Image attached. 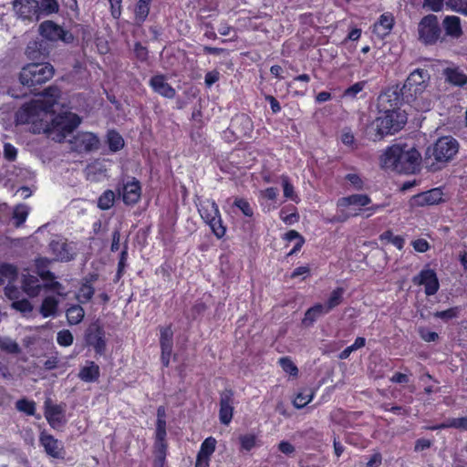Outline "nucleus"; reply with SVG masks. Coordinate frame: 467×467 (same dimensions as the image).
<instances>
[{"instance_id":"nucleus-7","label":"nucleus","mask_w":467,"mask_h":467,"mask_svg":"<svg viewBox=\"0 0 467 467\" xmlns=\"http://www.w3.org/2000/svg\"><path fill=\"white\" fill-rule=\"evenodd\" d=\"M198 211L217 238L224 236L226 228L223 224L218 205L214 201L210 199L201 201Z\"/></svg>"},{"instance_id":"nucleus-22","label":"nucleus","mask_w":467,"mask_h":467,"mask_svg":"<svg viewBox=\"0 0 467 467\" xmlns=\"http://www.w3.org/2000/svg\"><path fill=\"white\" fill-rule=\"evenodd\" d=\"M150 86L159 95L167 98H174L175 89L168 83L167 78L163 75H156L150 80Z\"/></svg>"},{"instance_id":"nucleus-15","label":"nucleus","mask_w":467,"mask_h":467,"mask_svg":"<svg viewBox=\"0 0 467 467\" xmlns=\"http://www.w3.org/2000/svg\"><path fill=\"white\" fill-rule=\"evenodd\" d=\"M73 148L78 151H90L99 148V140L91 132H81L71 141Z\"/></svg>"},{"instance_id":"nucleus-30","label":"nucleus","mask_w":467,"mask_h":467,"mask_svg":"<svg viewBox=\"0 0 467 467\" xmlns=\"http://www.w3.org/2000/svg\"><path fill=\"white\" fill-rule=\"evenodd\" d=\"M17 278V269L11 264H1L0 265V285L5 281L12 283Z\"/></svg>"},{"instance_id":"nucleus-60","label":"nucleus","mask_w":467,"mask_h":467,"mask_svg":"<svg viewBox=\"0 0 467 467\" xmlns=\"http://www.w3.org/2000/svg\"><path fill=\"white\" fill-rule=\"evenodd\" d=\"M17 150L10 143H5L4 145V155L5 158L8 161H14L16 157Z\"/></svg>"},{"instance_id":"nucleus-40","label":"nucleus","mask_w":467,"mask_h":467,"mask_svg":"<svg viewBox=\"0 0 467 467\" xmlns=\"http://www.w3.org/2000/svg\"><path fill=\"white\" fill-rule=\"evenodd\" d=\"M233 207L237 208L246 217L254 215V209L246 199L241 197L234 198Z\"/></svg>"},{"instance_id":"nucleus-49","label":"nucleus","mask_w":467,"mask_h":467,"mask_svg":"<svg viewBox=\"0 0 467 467\" xmlns=\"http://www.w3.org/2000/svg\"><path fill=\"white\" fill-rule=\"evenodd\" d=\"M74 340L72 333L68 329L60 330L57 335V344L61 347H69Z\"/></svg>"},{"instance_id":"nucleus-8","label":"nucleus","mask_w":467,"mask_h":467,"mask_svg":"<svg viewBox=\"0 0 467 467\" xmlns=\"http://www.w3.org/2000/svg\"><path fill=\"white\" fill-rule=\"evenodd\" d=\"M458 150V141L451 136H445L440 138L432 147H429L426 154L433 157L436 161L446 162L451 160Z\"/></svg>"},{"instance_id":"nucleus-21","label":"nucleus","mask_w":467,"mask_h":467,"mask_svg":"<svg viewBox=\"0 0 467 467\" xmlns=\"http://www.w3.org/2000/svg\"><path fill=\"white\" fill-rule=\"evenodd\" d=\"M40 443L49 456L53 458H63V445L52 435L42 432L40 435Z\"/></svg>"},{"instance_id":"nucleus-56","label":"nucleus","mask_w":467,"mask_h":467,"mask_svg":"<svg viewBox=\"0 0 467 467\" xmlns=\"http://www.w3.org/2000/svg\"><path fill=\"white\" fill-rule=\"evenodd\" d=\"M341 142L348 147H353L355 142V138L351 130L348 128H345L341 130L340 134Z\"/></svg>"},{"instance_id":"nucleus-17","label":"nucleus","mask_w":467,"mask_h":467,"mask_svg":"<svg viewBox=\"0 0 467 467\" xmlns=\"http://www.w3.org/2000/svg\"><path fill=\"white\" fill-rule=\"evenodd\" d=\"M216 440L213 437L206 438L201 444L198 451L195 467H208L211 456L215 451Z\"/></svg>"},{"instance_id":"nucleus-10","label":"nucleus","mask_w":467,"mask_h":467,"mask_svg":"<svg viewBox=\"0 0 467 467\" xmlns=\"http://www.w3.org/2000/svg\"><path fill=\"white\" fill-rule=\"evenodd\" d=\"M40 35L50 40H62L65 43H71L74 39L71 33L65 31L61 26L52 21H45L39 26Z\"/></svg>"},{"instance_id":"nucleus-13","label":"nucleus","mask_w":467,"mask_h":467,"mask_svg":"<svg viewBox=\"0 0 467 467\" xmlns=\"http://www.w3.org/2000/svg\"><path fill=\"white\" fill-rule=\"evenodd\" d=\"M65 406L53 404L49 400L45 402V417L53 429H58L66 423Z\"/></svg>"},{"instance_id":"nucleus-55","label":"nucleus","mask_w":467,"mask_h":467,"mask_svg":"<svg viewBox=\"0 0 467 467\" xmlns=\"http://www.w3.org/2000/svg\"><path fill=\"white\" fill-rule=\"evenodd\" d=\"M364 87L365 82H357L345 90L344 96L348 98H355L360 91L363 90Z\"/></svg>"},{"instance_id":"nucleus-23","label":"nucleus","mask_w":467,"mask_h":467,"mask_svg":"<svg viewBox=\"0 0 467 467\" xmlns=\"http://www.w3.org/2000/svg\"><path fill=\"white\" fill-rule=\"evenodd\" d=\"M78 378L84 382H96L100 376V368L94 361L87 360L79 368Z\"/></svg>"},{"instance_id":"nucleus-9","label":"nucleus","mask_w":467,"mask_h":467,"mask_svg":"<svg viewBox=\"0 0 467 467\" xmlns=\"http://www.w3.org/2000/svg\"><path fill=\"white\" fill-rule=\"evenodd\" d=\"M419 37L425 44L435 43L440 36V27L437 16L428 15L424 16L418 26Z\"/></svg>"},{"instance_id":"nucleus-12","label":"nucleus","mask_w":467,"mask_h":467,"mask_svg":"<svg viewBox=\"0 0 467 467\" xmlns=\"http://www.w3.org/2000/svg\"><path fill=\"white\" fill-rule=\"evenodd\" d=\"M413 283L423 285L427 296L435 295L440 287L436 273L430 268L422 269L418 275L413 277Z\"/></svg>"},{"instance_id":"nucleus-5","label":"nucleus","mask_w":467,"mask_h":467,"mask_svg":"<svg viewBox=\"0 0 467 467\" xmlns=\"http://www.w3.org/2000/svg\"><path fill=\"white\" fill-rule=\"evenodd\" d=\"M371 199L367 194H352L337 201V214L326 221L330 223H345L351 217L358 216L362 207L368 205Z\"/></svg>"},{"instance_id":"nucleus-18","label":"nucleus","mask_w":467,"mask_h":467,"mask_svg":"<svg viewBox=\"0 0 467 467\" xmlns=\"http://www.w3.org/2000/svg\"><path fill=\"white\" fill-rule=\"evenodd\" d=\"M442 191L440 188H434L430 191L414 195L410 202L411 205L423 206L433 205L442 200Z\"/></svg>"},{"instance_id":"nucleus-41","label":"nucleus","mask_w":467,"mask_h":467,"mask_svg":"<svg viewBox=\"0 0 467 467\" xmlns=\"http://www.w3.org/2000/svg\"><path fill=\"white\" fill-rule=\"evenodd\" d=\"M115 202V193L111 190L105 191L98 200V206L101 210H109Z\"/></svg>"},{"instance_id":"nucleus-46","label":"nucleus","mask_w":467,"mask_h":467,"mask_svg":"<svg viewBox=\"0 0 467 467\" xmlns=\"http://www.w3.org/2000/svg\"><path fill=\"white\" fill-rule=\"evenodd\" d=\"M239 441L241 443L242 450L251 451L253 448L257 445V437L254 434L248 433L244 435H241L239 437Z\"/></svg>"},{"instance_id":"nucleus-6","label":"nucleus","mask_w":467,"mask_h":467,"mask_svg":"<svg viewBox=\"0 0 467 467\" xmlns=\"http://www.w3.org/2000/svg\"><path fill=\"white\" fill-rule=\"evenodd\" d=\"M54 67L49 63H32L24 67L20 73L23 85L32 87L48 81L54 76Z\"/></svg>"},{"instance_id":"nucleus-48","label":"nucleus","mask_w":467,"mask_h":467,"mask_svg":"<svg viewBox=\"0 0 467 467\" xmlns=\"http://www.w3.org/2000/svg\"><path fill=\"white\" fill-rule=\"evenodd\" d=\"M279 364L285 373L294 377L297 376L298 368L289 358H281L279 359Z\"/></svg>"},{"instance_id":"nucleus-27","label":"nucleus","mask_w":467,"mask_h":467,"mask_svg":"<svg viewBox=\"0 0 467 467\" xmlns=\"http://www.w3.org/2000/svg\"><path fill=\"white\" fill-rule=\"evenodd\" d=\"M443 26L446 34L452 37L462 35L461 19L458 16H447L443 20Z\"/></svg>"},{"instance_id":"nucleus-44","label":"nucleus","mask_w":467,"mask_h":467,"mask_svg":"<svg viewBox=\"0 0 467 467\" xmlns=\"http://www.w3.org/2000/svg\"><path fill=\"white\" fill-rule=\"evenodd\" d=\"M28 213L29 209L26 205L19 204L16 206L13 213V218L16 220V226H19L26 222Z\"/></svg>"},{"instance_id":"nucleus-37","label":"nucleus","mask_w":467,"mask_h":467,"mask_svg":"<svg viewBox=\"0 0 467 467\" xmlns=\"http://www.w3.org/2000/svg\"><path fill=\"white\" fill-rule=\"evenodd\" d=\"M344 295V289L342 287H337L332 291L327 301L323 304L328 313L334 309L336 306L341 304Z\"/></svg>"},{"instance_id":"nucleus-42","label":"nucleus","mask_w":467,"mask_h":467,"mask_svg":"<svg viewBox=\"0 0 467 467\" xmlns=\"http://www.w3.org/2000/svg\"><path fill=\"white\" fill-rule=\"evenodd\" d=\"M94 295V288L90 283H84L77 294L78 302L85 304L88 302Z\"/></svg>"},{"instance_id":"nucleus-58","label":"nucleus","mask_w":467,"mask_h":467,"mask_svg":"<svg viewBox=\"0 0 467 467\" xmlns=\"http://www.w3.org/2000/svg\"><path fill=\"white\" fill-rule=\"evenodd\" d=\"M443 4L444 0H424L423 6L433 12H438L442 9Z\"/></svg>"},{"instance_id":"nucleus-36","label":"nucleus","mask_w":467,"mask_h":467,"mask_svg":"<svg viewBox=\"0 0 467 467\" xmlns=\"http://www.w3.org/2000/svg\"><path fill=\"white\" fill-rule=\"evenodd\" d=\"M445 76L449 82L462 86L467 82V77L458 68H447Z\"/></svg>"},{"instance_id":"nucleus-45","label":"nucleus","mask_w":467,"mask_h":467,"mask_svg":"<svg viewBox=\"0 0 467 467\" xmlns=\"http://www.w3.org/2000/svg\"><path fill=\"white\" fill-rule=\"evenodd\" d=\"M16 408L17 410L26 413V415H34L36 412V403L33 400L21 399L16 401Z\"/></svg>"},{"instance_id":"nucleus-34","label":"nucleus","mask_w":467,"mask_h":467,"mask_svg":"<svg viewBox=\"0 0 467 467\" xmlns=\"http://www.w3.org/2000/svg\"><path fill=\"white\" fill-rule=\"evenodd\" d=\"M173 332L171 327H166L161 330V347L165 353H171Z\"/></svg>"},{"instance_id":"nucleus-63","label":"nucleus","mask_w":467,"mask_h":467,"mask_svg":"<svg viewBox=\"0 0 467 467\" xmlns=\"http://www.w3.org/2000/svg\"><path fill=\"white\" fill-rule=\"evenodd\" d=\"M413 248L419 253H424L429 249V244L424 239H417L412 242Z\"/></svg>"},{"instance_id":"nucleus-2","label":"nucleus","mask_w":467,"mask_h":467,"mask_svg":"<svg viewBox=\"0 0 467 467\" xmlns=\"http://www.w3.org/2000/svg\"><path fill=\"white\" fill-rule=\"evenodd\" d=\"M421 156L414 148L395 144L380 157L381 166L398 172L414 173L420 167Z\"/></svg>"},{"instance_id":"nucleus-14","label":"nucleus","mask_w":467,"mask_h":467,"mask_svg":"<svg viewBox=\"0 0 467 467\" xmlns=\"http://www.w3.org/2000/svg\"><path fill=\"white\" fill-rule=\"evenodd\" d=\"M233 414L234 392L231 389H225L221 393L220 396V421L224 425H228L233 419Z\"/></svg>"},{"instance_id":"nucleus-57","label":"nucleus","mask_w":467,"mask_h":467,"mask_svg":"<svg viewBox=\"0 0 467 467\" xmlns=\"http://www.w3.org/2000/svg\"><path fill=\"white\" fill-rule=\"evenodd\" d=\"M419 333L420 337L426 342H432L438 338V334L436 332L430 331L424 327H420L419 329Z\"/></svg>"},{"instance_id":"nucleus-26","label":"nucleus","mask_w":467,"mask_h":467,"mask_svg":"<svg viewBox=\"0 0 467 467\" xmlns=\"http://www.w3.org/2000/svg\"><path fill=\"white\" fill-rule=\"evenodd\" d=\"M42 285L39 283V280L35 275H25L23 279V289L24 292L30 297L37 296L41 290Z\"/></svg>"},{"instance_id":"nucleus-59","label":"nucleus","mask_w":467,"mask_h":467,"mask_svg":"<svg viewBox=\"0 0 467 467\" xmlns=\"http://www.w3.org/2000/svg\"><path fill=\"white\" fill-rule=\"evenodd\" d=\"M346 179L353 185L355 189L360 190L363 188V182L358 174L349 173L346 176Z\"/></svg>"},{"instance_id":"nucleus-29","label":"nucleus","mask_w":467,"mask_h":467,"mask_svg":"<svg viewBox=\"0 0 467 467\" xmlns=\"http://www.w3.org/2000/svg\"><path fill=\"white\" fill-rule=\"evenodd\" d=\"M327 313L328 311L323 304H316L306 312L303 322L305 325H310L314 323L319 317Z\"/></svg>"},{"instance_id":"nucleus-39","label":"nucleus","mask_w":467,"mask_h":467,"mask_svg":"<svg viewBox=\"0 0 467 467\" xmlns=\"http://www.w3.org/2000/svg\"><path fill=\"white\" fill-rule=\"evenodd\" d=\"M107 140L109 150L113 152L119 151L124 146L123 138L114 130H109L108 132Z\"/></svg>"},{"instance_id":"nucleus-61","label":"nucleus","mask_w":467,"mask_h":467,"mask_svg":"<svg viewBox=\"0 0 467 467\" xmlns=\"http://www.w3.org/2000/svg\"><path fill=\"white\" fill-rule=\"evenodd\" d=\"M5 294L9 299L15 301V300H17V298H18L19 290L17 287L13 285L11 283H8V285L5 288Z\"/></svg>"},{"instance_id":"nucleus-11","label":"nucleus","mask_w":467,"mask_h":467,"mask_svg":"<svg viewBox=\"0 0 467 467\" xmlns=\"http://www.w3.org/2000/svg\"><path fill=\"white\" fill-rule=\"evenodd\" d=\"M49 260L47 258H38L36 260V267L37 270V274L43 280L50 279V282H47L44 285V287L51 290L57 295L60 296H66V293L64 292V287L62 285L57 281H53V274L47 270V265L49 264Z\"/></svg>"},{"instance_id":"nucleus-28","label":"nucleus","mask_w":467,"mask_h":467,"mask_svg":"<svg viewBox=\"0 0 467 467\" xmlns=\"http://www.w3.org/2000/svg\"><path fill=\"white\" fill-rule=\"evenodd\" d=\"M59 301L54 296H47L44 298L40 306V314L44 317L55 316L57 311Z\"/></svg>"},{"instance_id":"nucleus-25","label":"nucleus","mask_w":467,"mask_h":467,"mask_svg":"<svg viewBox=\"0 0 467 467\" xmlns=\"http://www.w3.org/2000/svg\"><path fill=\"white\" fill-rule=\"evenodd\" d=\"M278 194L279 191L275 187H269L260 191L258 198L264 209H267V211L275 209L277 207L275 202Z\"/></svg>"},{"instance_id":"nucleus-52","label":"nucleus","mask_w":467,"mask_h":467,"mask_svg":"<svg viewBox=\"0 0 467 467\" xmlns=\"http://www.w3.org/2000/svg\"><path fill=\"white\" fill-rule=\"evenodd\" d=\"M12 307L24 315L30 314L33 310V306L27 299L13 301Z\"/></svg>"},{"instance_id":"nucleus-47","label":"nucleus","mask_w":467,"mask_h":467,"mask_svg":"<svg viewBox=\"0 0 467 467\" xmlns=\"http://www.w3.org/2000/svg\"><path fill=\"white\" fill-rule=\"evenodd\" d=\"M38 11L45 15H50L58 11V4L56 0H42L38 3Z\"/></svg>"},{"instance_id":"nucleus-24","label":"nucleus","mask_w":467,"mask_h":467,"mask_svg":"<svg viewBox=\"0 0 467 467\" xmlns=\"http://www.w3.org/2000/svg\"><path fill=\"white\" fill-rule=\"evenodd\" d=\"M394 18L389 13H385L380 16L378 22L373 26V33L379 38H384L388 36L393 27Z\"/></svg>"},{"instance_id":"nucleus-35","label":"nucleus","mask_w":467,"mask_h":467,"mask_svg":"<svg viewBox=\"0 0 467 467\" xmlns=\"http://www.w3.org/2000/svg\"><path fill=\"white\" fill-rule=\"evenodd\" d=\"M106 168L99 161H94L88 165L86 169L87 177L92 181H99V177L104 175Z\"/></svg>"},{"instance_id":"nucleus-62","label":"nucleus","mask_w":467,"mask_h":467,"mask_svg":"<svg viewBox=\"0 0 467 467\" xmlns=\"http://www.w3.org/2000/svg\"><path fill=\"white\" fill-rule=\"evenodd\" d=\"M457 315V309L456 308H450L444 311H438L434 314L436 317L441 318V319H451L455 317Z\"/></svg>"},{"instance_id":"nucleus-31","label":"nucleus","mask_w":467,"mask_h":467,"mask_svg":"<svg viewBox=\"0 0 467 467\" xmlns=\"http://www.w3.org/2000/svg\"><path fill=\"white\" fill-rule=\"evenodd\" d=\"M66 316L69 325H78L83 320L85 311L82 306L73 305L67 308Z\"/></svg>"},{"instance_id":"nucleus-50","label":"nucleus","mask_w":467,"mask_h":467,"mask_svg":"<svg viewBox=\"0 0 467 467\" xmlns=\"http://www.w3.org/2000/svg\"><path fill=\"white\" fill-rule=\"evenodd\" d=\"M282 185H283V192L284 196L286 199L292 200L296 202H298V196L295 193L294 186L289 182L287 177L282 178Z\"/></svg>"},{"instance_id":"nucleus-64","label":"nucleus","mask_w":467,"mask_h":467,"mask_svg":"<svg viewBox=\"0 0 467 467\" xmlns=\"http://www.w3.org/2000/svg\"><path fill=\"white\" fill-rule=\"evenodd\" d=\"M278 449L284 454L289 455L295 451V447L288 441H283L278 444Z\"/></svg>"},{"instance_id":"nucleus-16","label":"nucleus","mask_w":467,"mask_h":467,"mask_svg":"<svg viewBox=\"0 0 467 467\" xmlns=\"http://www.w3.org/2000/svg\"><path fill=\"white\" fill-rule=\"evenodd\" d=\"M14 9L17 16L22 19L32 20L34 17L38 18V2L36 0H15Z\"/></svg>"},{"instance_id":"nucleus-1","label":"nucleus","mask_w":467,"mask_h":467,"mask_svg":"<svg viewBox=\"0 0 467 467\" xmlns=\"http://www.w3.org/2000/svg\"><path fill=\"white\" fill-rule=\"evenodd\" d=\"M61 91L51 86L36 99L25 104L16 115L17 124L28 125L34 133H46L56 141H62L80 124V118L66 111L54 117Z\"/></svg>"},{"instance_id":"nucleus-38","label":"nucleus","mask_w":467,"mask_h":467,"mask_svg":"<svg viewBox=\"0 0 467 467\" xmlns=\"http://www.w3.org/2000/svg\"><path fill=\"white\" fill-rule=\"evenodd\" d=\"M314 392L310 389H302L295 398L293 404L296 408L301 409L312 401Z\"/></svg>"},{"instance_id":"nucleus-43","label":"nucleus","mask_w":467,"mask_h":467,"mask_svg":"<svg viewBox=\"0 0 467 467\" xmlns=\"http://www.w3.org/2000/svg\"><path fill=\"white\" fill-rule=\"evenodd\" d=\"M0 349L9 354H17L20 351L18 344L6 337H0Z\"/></svg>"},{"instance_id":"nucleus-54","label":"nucleus","mask_w":467,"mask_h":467,"mask_svg":"<svg viewBox=\"0 0 467 467\" xmlns=\"http://www.w3.org/2000/svg\"><path fill=\"white\" fill-rule=\"evenodd\" d=\"M166 437V421L165 420H157L156 440L163 447V441Z\"/></svg>"},{"instance_id":"nucleus-19","label":"nucleus","mask_w":467,"mask_h":467,"mask_svg":"<svg viewBox=\"0 0 467 467\" xmlns=\"http://www.w3.org/2000/svg\"><path fill=\"white\" fill-rule=\"evenodd\" d=\"M141 196V188L140 182L135 178L123 184L122 198L126 204L137 203Z\"/></svg>"},{"instance_id":"nucleus-33","label":"nucleus","mask_w":467,"mask_h":467,"mask_svg":"<svg viewBox=\"0 0 467 467\" xmlns=\"http://www.w3.org/2000/svg\"><path fill=\"white\" fill-rule=\"evenodd\" d=\"M152 0H138L135 6V18L138 22H144L150 12Z\"/></svg>"},{"instance_id":"nucleus-51","label":"nucleus","mask_w":467,"mask_h":467,"mask_svg":"<svg viewBox=\"0 0 467 467\" xmlns=\"http://www.w3.org/2000/svg\"><path fill=\"white\" fill-rule=\"evenodd\" d=\"M446 5L452 11L467 16V0H447Z\"/></svg>"},{"instance_id":"nucleus-32","label":"nucleus","mask_w":467,"mask_h":467,"mask_svg":"<svg viewBox=\"0 0 467 467\" xmlns=\"http://www.w3.org/2000/svg\"><path fill=\"white\" fill-rule=\"evenodd\" d=\"M87 341L91 345L98 354H102L105 350L106 343L100 330L88 336Z\"/></svg>"},{"instance_id":"nucleus-20","label":"nucleus","mask_w":467,"mask_h":467,"mask_svg":"<svg viewBox=\"0 0 467 467\" xmlns=\"http://www.w3.org/2000/svg\"><path fill=\"white\" fill-rule=\"evenodd\" d=\"M49 248L57 261H69L74 257L72 247L62 239H54L49 244Z\"/></svg>"},{"instance_id":"nucleus-4","label":"nucleus","mask_w":467,"mask_h":467,"mask_svg":"<svg viewBox=\"0 0 467 467\" xmlns=\"http://www.w3.org/2000/svg\"><path fill=\"white\" fill-rule=\"evenodd\" d=\"M430 82L428 70L418 68L412 71L403 85L405 96L410 99L417 110L428 111L431 108V100L423 96Z\"/></svg>"},{"instance_id":"nucleus-53","label":"nucleus","mask_w":467,"mask_h":467,"mask_svg":"<svg viewBox=\"0 0 467 467\" xmlns=\"http://www.w3.org/2000/svg\"><path fill=\"white\" fill-rule=\"evenodd\" d=\"M243 124L244 125V130L243 132L244 135L250 133L252 131V122L250 119L245 115H240L237 116L235 119H234L232 127L234 128L236 124Z\"/></svg>"},{"instance_id":"nucleus-3","label":"nucleus","mask_w":467,"mask_h":467,"mask_svg":"<svg viewBox=\"0 0 467 467\" xmlns=\"http://www.w3.org/2000/svg\"><path fill=\"white\" fill-rule=\"evenodd\" d=\"M390 101L389 94L385 93L379 97V116L369 125L370 132L375 131L374 140L399 131L407 122L405 110L393 107L392 104L390 109L387 108L385 103Z\"/></svg>"}]
</instances>
